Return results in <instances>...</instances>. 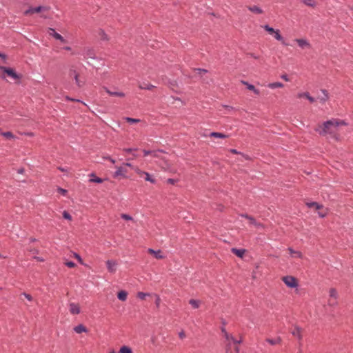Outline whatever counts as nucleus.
I'll use <instances>...</instances> for the list:
<instances>
[{
    "mask_svg": "<svg viewBox=\"0 0 353 353\" xmlns=\"http://www.w3.org/2000/svg\"><path fill=\"white\" fill-rule=\"evenodd\" d=\"M125 119L126 120V121L130 123H137L140 121V120L138 119H134L131 117H126Z\"/></svg>",
    "mask_w": 353,
    "mask_h": 353,
    "instance_id": "obj_40",
    "label": "nucleus"
},
{
    "mask_svg": "<svg viewBox=\"0 0 353 353\" xmlns=\"http://www.w3.org/2000/svg\"><path fill=\"white\" fill-rule=\"evenodd\" d=\"M103 89L105 90V92L110 96H112V97H124L125 96V93L123 92L112 90L108 89L106 87H103Z\"/></svg>",
    "mask_w": 353,
    "mask_h": 353,
    "instance_id": "obj_10",
    "label": "nucleus"
},
{
    "mask_svg": "<svg viewBox=\"0 0 353 353\" xmlns=\"http://www.w3.org/2000/svg\"><path fill=\"white\" fill-rule=\"evenodd\" d=\"M58 169H59L60 171H61V172H66V171H67V170H66V169H65V168H62V167H59V168H58Z\"/></svg>",
    "mask_w": 353,
    "mask_h": 353,
    "instance_id": "obj_57",
    "label": "nucleus"
},
{
    "mask_svg": "<svg viewBox=\"0 0 353 353\" xmlns=\"http://www.w3.org/2000/svg\"><path fill=\"white\" fill-rule=\"evenodd\" d=\"M107 268L109 272L114 273L117 270V263L115 261L108 260L106 262Z\"/></svg>",
    "mask_w": 353,
    "mask_h": 353,
    "instance_id": "obj_11",
    "label": "nucleus"
},
{
    "mask_svg": "<svg viewBox=\"0 0 353 353\" xmlns=\"http://www.w3.org/2000/svg\"><path fill=\"white\" fill-rule=\"evenodd\" d=\"M70 73H74V80H75V82L77 83V85L79 86V87H81V85L80 83V81L79 80V74L77 73V72L74 70V69H70Z\"/></svg>",
    "mask_w": 353,
    "mask_h": 353,
    "instance_id": "obj_32",
    "label": "nucleus"
},
{
    "mask_svg": "<svg viewBox=\"0 0 353 353\" xmlns=\"http://www.w3.org/2000/svg\"><path fill=\"white\" fill-rule=\"evenodd\" d=\"M156 152L154 151H152V150H143V154L145 157L150 154H153V153H155Z\"/></svg>",
    "mask_w": 353,
    "mask_h": 353,
    "instance_id": "obj_47",
    "label": "nucleus"
},
{
    "mask_svg": "<svg viewBox=\"0 0 353 353\" xmlns=\"http://www.w3.org/2000/svg\"><path fill=\"white\" fill-rule=\"evenodd\" d=\"M150 296V294L148 293H144V292H139L137 293V297L140 299H145V297Z\"/></svg>",
    "mask_w": 353,
    "mask_h": 353,
    "instance_id": "obj_37",
    "label": "nucleus"
},
{
    "mask_svg": "<svg viewBox=\"0 0 353 353\" xmlns=\"http://www.w3.org/2000/svg\"><path fill=\"white\" fill-rule=\"evenodd\" d=\"M74 256L79 261V263H81V264H83V260L81 259V257L77 253H74Z\"/></svg>",
    "mask_w": 353,
    "mask_h": 353,
    "instance_id": "obj_46",
    "label": "nucleus"
},
{
    "mask_svg": "<svg viewBox=\"0 0 353 353\" xmlns=\"http://www.w3.org/2000/svg\"><path fill=\"white\" fill-rule=\"evenodd\" d=\"M125 165L128 166V167H131L132 166V164L130 163H125Z\"/></svg>",
    "mask_w": 353,
    "mask_h": 353,
    "instance_id": "obj_60",
    "label": "nucleus"
},
{
    "mask_svg": "<svg viewBox=\"0 0 353 353\" xmlns=\"http://www.w3.org/2000/svg\"><path fill=\"white\" fill-rule=\"evenodd\" d=\"M105 159H108L112 163H115V160L110 157H104Z\"/></svg>",
    "mask_w": 353,
    "mask_h": 353,
    "instance_id": "obj_51",
    "label": "nucleus"
},
{
    "mask_svg": "<svg viewBox=\"0 0 353 353\" xmlns=\"http://www.w3.org/2000/svg\"><path fill=\"white\" fill-rule=\"evenodd\" d=\"M65 265H67L68 268H72L75 267V263L72 261H67L65 263Z\"/></svg>",
    "mask_w": 353,
    "mask_h": 353,
    "instance_id": "obj_43",
    "label": "nucleus"
},
{
    "mask_svg": "<svg viewBox=\"0 0 353 353\" xmlns=\"http://www.w3.org/2000/svg\"><path fill=\"white\" fill-rule=\"evenodd\" d=\"M231 252L239 258H243L246 250L245 249L232 248Z\"/></svg>",
    "mask_w": 353,
    "mask_h": 353,
    "instance_id": "obj_17",
    "label": "nucleus"
},
{
    "mask_svg": "<svg viewBox=\"0 0 353 353\" xmlns=\"http://www.w3.org/2000/svg\"><path fill=\"white\" fill-rule=\"evenodd\" d=\"M69 310L72 314H78L81 312L79 305L75 303L69 304Z\"/></svg>",
    "mask_w": 353,
    "mask_h": 353,
    "instance_id": "obj_12",
    "label": "nucleus"
},
{
    "mask_svg": "<svg viewBox=\"0 0 353 353\" xmlns=\"http://www.w3.org/2000/svg\"><path fill=\"white\" fill-rule=\"evenodd\" d=\"M263 28H264V30H265L270 34H273V33L275 31V30L273 28L269 26L268 25H265V26H263Z\"/></svg>",
    "mask_w": 353,
    "mask_h": 353,
    "instance_id": "obj_36",
    "label": "nucleus"
},
{
    "mask_svg": "<svg viewBox=\"0 0 353 353\" xmlns=\"http://www.w3.org/2000/svg\"><path fill=\"white\" fill-rule=\"evenodd\" d=\"M63 216L64 219H68V220H71V219H72L71 215L67 211H63Z\"/></svg>",
    "mask_w": 353,
    "mask_h": 353,
    "instance_id": "obj_41",
    "label": "nucleus"
},
{
    "mask_svg": "<svg viewBox=\"0 0 353 353\" xmlns=\"http://www.w3.org/2000/svg\"><path fill=\"white\" fill-rule=\"evenodd\" d=\"M67 99L69 100V101H76L75 99H71V98H70L68 97H67Z\"/></svg>",
    "mask_w": 353,
    "mask_h": 353,
    "instance_id": "obj_63",
    "label": "nucleus"
},
{
    "mask_svg": "<svg viewBox=\"0 0 353 353\" xmlns=\"http://www.w3.org/2000/svg\"><path fill=\"white\" fill-rule=\"evenodd\" d=\"M148 252L152 255L154 256V258L157 259H162L165 257V256L163 254L161 250H154L153 249L149 248L148 250Z\"/></svg>",
    "mask_w": 353,
    "mask_h": 353,
    "instance_id": "obj_14",
    "label": "nucleus"
},
{
    "mask_svg": "<svg viewBox=\"0 0 353 353\" xmlns=\"http://www.w3.org/2000/svg\"><path fill=\"white\" fill-rule=\"evenodd\" d=\"M127 170L123 167H117V170L113 174L114 178H118L119 176H122L123 178L126 177Z\"/></svg>",
    "mask_w": 353,
    "mask_h": 353,
    "instance_id": "obj_9",
    "label": "nucleus"
},
{
    "mask_svg": "<svg viewBox=\"0 0 353 353\" xmlns=\"http://www.w3.org/2000/svg\"><path fill=\"white\" fill-rule=\"evenodd\" d=\"M121 218L125 219V221H132V217L128 214H121Z\"/></svg>",
    "mask_w": 353,
    "mask_h": 353,
    "instance_id": "obj_42",
    "label": "nucleus"
},
{
    "mask_svg": "<svg viewBox=\"0 0 353 353\" xmlns=\"http://www.w3.org/2000/svg\"><path fill=\"white\" fill-rule=\"evenodd\" d=\"M338 292L336 289L331 288L329 290V299L327 304L330 307H334L338 304Z\"/></svg>",
    "mask_w": 353,
    "mask_h": 353,
    "instance_id": "obj_4",
    "label": "nucleus"
},
{
    "mask_svg": "<svg viewBox=\"0 0 353 353\" xmlns=\"http://www.w3.org/2000/svg\"><path fill=\"white\" fill-rule=\"evenodd\" d=\"M273 35H274V37L275 38V39H276L277 41H281V43L283 46H287L289 45L288 43H286L285 41V40L283 39V37L281 35L280 31L279 30H276L274 31V32L273 33Z\"/></svg>",
    "mask_w": 353,
    "mask_h": 353,
    "instance_id": "obj_15",
    "label": "nucleus"
},
{
    "mask_svg": "<svg viewBox=\"0 0 353 353\" xmlns=\"http://www.w3.org/2000/svg\"><path fill=\"white\" fill-rule=\"evenodd\" d=\"M245 217H246L247 219H250V221H254V219L253 218H252V217H248V216H245Z\"/></svg>",
    "mask_w": 353,
    "mask_h": 353,
    "instance_id": "obj_61",
    "label": "nucleus"
},
{
    "mask_svg": "<svg viewBox=\"0 0 353 353\" xmlns=\"http://www.w3.org/2000/svg\"><path fill=\"white\" fill-rule=\"evenodd\" d=\"M294 41L301 49L310 48L311 45L305 39H296Z\"/></svg>",
    "mask_w": 353,
    "mask_h": 353,
    "instance_id": "obj_8",
    "label": "nucleus"
},
{
    "mask_svg": "<svg viewBox=\"0 0 353 353\" xmlns=\"http://www.w3.org/2000/svg\"><path fill=\"white\" fill-rule=\"evenodd\" d=\"M0 134L2 135L7 139H15L14 135L11 132H3L0 128Z\"/></svg>",
    "mask_w": 353,
    "mask_h": 353,
    "instance_id": "obj_27",
    "label": "nucleus"
},
{
    "mask_svg": "<svg viewBox=\"0 0 353 353\" xmlns=\"http://www.w3.org/2000/svg\"><path fill=\"white\" fill-rule=\"evenodd\" d=\"M160 303H161V299H160L159 296V295H156L155 303H156V305H157V307H159Z\"/></svg>",
    "mask_w": 353,
    "mask_h": 353,
    "instance_id": "obj_45",
    "label": "nucleus"
},
{
    "mask_svg": "<svg viewBox=\"0 0 353 353\" xmlns=\"http://www.w3.org/2000/svg\"><path fill=\"white\" fill-rule=\"evenodd\" d=\"M6 55L0 52V65L6 63Z\"/></svg>",
    "mask_w": 353,
    "mask_h": 353,
    "instance_id": "obj_39",
    "label": "nucleus"
},
{
    "mask_svg": "<svg viewBox=\"0 0 353 353\" xmlns=\"http://www.w3.org/2000/svg\"><path fill=\"white\" fill-rule=\"evenodd\" d=\"M281 79H283V80H285L286 81H289V78H288V76L287 74L281 75Z\"/></svg>",
    "mask_w": 353,
    "mask_h": 353,
    "instance_id": "obj_52",
    "label": "nucleus"
},
{
    "mask_svg": "<svg viewBox=\"0 0 353 353\" xmlns=\"http://www.w3.org/2000/svg\"><path fill=\"white\" fill-rule=\"evenodd\" d=\"M50 10L49 6H39L37 7H30L27 10H26L23 12V14L25 16L30 15L34 13H38L43 11H48Z\"/></svg>",
    "mask_w": 353,
    "mask_h": 353,
    "instance_id": "obj_5",
    "label": "nucleus"
},
{
    "mask_svg": "<svg viewBox=\"0 0 353 353\" xmlns=\"http://www.w3.org/2000/svg\"><path fill=\"white\" fill-rule=\"evenodd\" d=\"M87 56L90 58H94V54L92 51V50H87Z\"/></svg>",
    "mask_w": 353,
    "mask_h": 353,
    "instance_id": "obj_44",
    "label": "nucleus"
},
{
    "mask_svg": "<svg viewBox=\"0 0 353 353\" xmlns=\"http://www.w3.org/2000/svg\"><path fill=\"white\" fill-rule=\"evenodd\" d=\"M241 83L243 84V85H245L247 86V88L251 91H252L254 94H259V90L256 89V88L254 87V85H253L252 84H250L249 83H248L247 81H241Z\"/></svg>",
    "mask_w": 353,
    "mask_h": 353,
    "instance_id": "obj_22",
    "label": "nucleus"
},
{
    "mask_svg": "<svg viewBox=\"0 0 353 353\" xmlns=\"http://www.w3.org/2000/svg\"><path fill=\"white\" fill-rule=\"evenodd\" d=\"M99 36L101 37V39L103 41L108 40V36L105 34V32L103 30H99Z\"/></svg>",
    "mask_w": 353,
    "mask_h": 353,
    "instance_id": "obj_38",
    "label": "nucleus"
},
{
    "mask_svg": "<svg viewBox=\"0 0 353 353\" xmlns=\"http://www.w3.org/2000/svg\"><path fill=\"white\" fill-rule=\"evenodd\" d=\"M252 277H253V279L256 278V273H255V272H253Z\"/></svg>",
    "mask_w": 353,
    "mask_h": 353,
    "instance_id": "obj_64",
    "label": "nucleus"
},
{
    "mask_svg": "<svg viewBox=\"0 0 353 353\" xmlns=\"http://www.w3.org/2000/svg\"><path fill=\"white\" fill-rule=\"evenodd\" d=\"M343 121H337L335 119L329 120L323 123L319 128H316V132H319L320 135H325L327 134H332L336 132L337 128L341 125H345Z\"/></svg>",
    "mask_w": 353,
    "mask_h": 353,
    "instance_id": "obj_1",
    "label": "nucleus"
},
{
    "mask_svg": "<svg viewBox=\"0 0 353 353\" xmlns=\"http://www.w3.org/2000/svg\"><path fill=\"white\" fill-rule=\"evenodd\" d=\"M306 205L310 209H314L315 212H317L320 218H324L326 215V210L324 209L322 205H320L317 202H307Z\"/></svg>",
    "mask_w": 353,
    "mask_h": 353,
    "instance_id": "obj_2",
    "label": "nucleus"
},
{
    "mask_svg": "<svg viewBox=\"0 0 353 353\" xmlns=\"http://www.w3.org/2000/svg\"><path fill=\"white\" fill-rule=\"evenodd\" d=\"M137 173H138L140 175H144L145 176V180L146 181H149V182H150L152 183H156V180L154 178H152L148 172H145V171H142L141 170H137Z\"/></svg>",
    "mask_w": 353,
    "mask_h": 353,
    "instance_id": "obj_13",
    "label": "nucleus"
},
{
    "mask_svg": "<svg viewBox=\"0 0 353 353\" xmlns=\"http://www.w3.org/2000/svg\"><path fill=\"white\" fill-rule=\"evenodd\" d=\"M210 137H215V138H220V139H225V138L228 137V135L221 133V132H212L210 134Z\"/></svg>",
    "mask_w": 353,
    "mask_h": 353,
    "instance_id": "obj_29",
    "label": "nucleus"
},
{
    "mask_svg": "<svg viewBox=\"0 0 353 353\" xmlns=\"http://www.w3.org/2000/svg\"><path fill=\"white\" fill-rule=\"evenodd\" d=\"M155 86L150 83H143L139 84V88L141 90H150L153 89Z\"/></svg>",
    "mask_w": 353,
    "mask_h": 353,
    "instance_id": "obj_26",
    "label": "nucleus"
},
{
    "mask_svg": "<svg viewBox=\"0 0 353 353\" xmlns=\"http://www.w3.org/2000/svg\"><path fill=\"white\" fill-rule=\"evenodd\" d=\"M63 49L65 50H68V51L71 50V48L70 46H65V47L63 48Z\"/></svg>",
    "mask_w": 353,
    "mask_h": 353,
    "instance_id": "obj_59",
    "label": "nucleus"
},
{
    "mask_svg": "<svg viewBox=\"0 0 353 353\" xmlns=\"http://www.w3.org/2000/svg\"><path fill=\"white\" fill-rule=\"evenodd\" d=\"M196 70H197V71H199V73H201V72L206 73V72H208L206 70H205V69H201V68H197V69H196Z\"/></svg>",
    "mask_w": 353,
    "mask_h": 353,
    "instance_id": "obj_53",
    "label": "nucleus"
},
{
    "mask_svg": "<svg viewBox=\"0 0 353 353\" xmlns=\"http://www.w3.org/2000/svg\"><path fill=\"white\" fill-rule=\"evenodd\" d=\"M58 192L62 194H65L67 192V191L65 189H63L61 188H58Z\"/></svg>",
    "mask_w": 353,
    "mask_h": 353,
    "instance_id": "obj_50",
    "label": "nucleus"
},
{
    "mask_svg": "<svg viewBox=\"0 0 353 353\" xmlns=\"http://www.w3.org/2000/svg\"><path fill=\"white\" fill-rule=\"evenodd\" d=\"M90 181L92 183H101L103 181L101 178L97 177L94 173H91L90 175Z\"/></svg>",
    "mask_w": 353,
    "mask_h": 353,
    "instance_id": "obj_24",
    "label": "nucleus"
},
{
    "mask_svg": "<svg viewBox=\"0 0 353 353\" xmlns=\"http://www.w3.org/2000/svg\"><path fill=\"white\" fill-rule=\"evenodd\" d=\"M17 172L19 174H23L24 172V169L23 168H20L17 170Z\"/></svg>",
    "mask_w": 353,
    "mask_h": 353,
    "instance_id": "obj_56",
    "label": "nucleus"
},
{
    "mask_svg": "<svg viewBox=\"0 0 353 353\" xmlns=\"http://www.w3.org/2000/svg\"><path fill=\"white\" fill-rule=\"evenodd\" d=\"M302 3L310 7H314L316 2L313 0H300Z\"/></svg>",
    "mask_w": 353,
    "mask_h": 353,
    "instance_id": "obj_33",
    "label": "nucleus"
},
{
    "mask_svg": "<svg viewBox=\"0 0 353 353\" xmlns=\"http://www.w3.org/2000/svg\"><path fill=\"white\" fill-rule=\"evenodd\" d=\"M250 56L255 59H259V57L255 55L254 54H250Z\"/></svg>",
    "mask_w": 353,
    "mask_h": 353,
    "instance_id": "obj_58",
    "label": "nucleus"
},
{
    "mask_svg": "<svg viewBox=\"0 0 353 353\" xmlns=\"http://www.w3.org/2000/svg\"><path fill=\"white\" fill-rule=\"evenodd\" d=\"M322 95L319 96L318 97V99L320 101L321 103H324L325 101H327L329 99V94L326 90L323 89L321 90Z\"/></svg>",
    "mask_w": 353,
    "mask_h": 353,
    "instance_id": "obj_16",
    "label": "nucleus"
},
{
    "mask_svg": "<svg viewBox=\"0 0 353 353\" xmlns=\"http://www.w3.org/2000/svg\"><path fill=\"white\" fill-rule=\"evenodd\" d=\"M74 331L77 334H81L82 332H88V329L83 325L79 324L74 327Z\"/></svg>",
    "mask_w": 353,
    "mask_h": 353,
    "instance_id": "obj_23",
    "label": "nucleus"
},
{
    "mask_svg": "<svg viewBox=\"0 0 353 353\" xmlns=\"http://www.w3.org/2000/svg\"><path fill=\"white\" fill-rule=\"evenodd\" d=\"M23 295L30 301H32V297L30 294L23 293Z\"/></svg>",
    "mask_w": 353,
    "mask_h": 353,
    "instance_id": "obj_49",
    "label": "nucleus"
},
{
    "mask_svg": "<svg viewBox=\"0 0 353 353\" xmlns=\"http://www.w3.org/2000/svg\"><path fill=\"white\" fill-rule=\"evenodd\" d=\"M222 332H224V336H225V337L226 340H227L229 343H230V341H232L235 345H236V344H238V343H240V341H239L236 340L235 339H234V337H233L232 335H230V334H229L228 333H227V332H225V329H223H223H222Z\"/></svg>",
    "mask_w": 353,
    "mask_h": 353,
    "instance_id": "obj_20",
    "label": "nucleus"
},
{
    "mask_svg": "<svg viewBox=\"0 0 353 353\" xmlns=\"http://www.w3.org/2000/svg\"><path fill=\"white\" fill-rule=\"evenodd\" d=\"M119 353H132V349L128 346H122L120 348Z\"/></svg>",
    "mask_w": 353,
    "mask_h": 353,
    "instance_id": "obj_34",
    "label": "nucleus"
},
{
    "mask_svg": "<svg viewBox=\"0 0 353 353\" xmlns=\"http://www.w3.org/2000/svg\"><path fill=\"white\" fill-rule=\"evenodd\" d=\"M0 69L3 72L4 74L1 76L3 79H5V74L10 77L14 80H18L21 79V76L18 74L14 69L11 68H7L5 66L0 65Z\"/></svg>",
    "mask_w": 353,
    "mask_h": 353,
    "instance_id": "obj_3",
    "label": "nucleus"
},
{
    "mask_svg": "<svg viewBox=\"0 0 353 353\" xmlns=\"http://www.w3.org/2000/svg\"><path fill=\"white\" fill-rule=\"evenodd\" d=\"M168 182L171 184H174L175 183V180L173 179H168Z\"/></svg>",
    "mask_w": 353,
    "mask_h": 353,
    "instance_id": "obj_54",
    "label": "nucleus"
},
{
    "mask_svg": "<svg viewBox=\"0 0 353 353\" xmlns=\"http://www.w3.org/2000/svg\"><path fill=\"white\" fill-rule=\"evenodd\" d=\"M225 108H228L229 110H232L233 108L231 106L225 105Z\"/></svg>",
    "mask_w": 353,
    "mask_h": 353,
    "instance_id": "obj_62",
    "label": "nucleus"
},
{
    "mask_svg": "<svg viewBox=\"0 0 353 353\" xmlns=\"http://www.w3.org/2000/svg\"><path fill=\"white\" fill-rule=\"evenodd\" d=\"M283 283L290 288H295L298 286L297 279L292 276H285L281 278Z\"/></svg>",
    "mask_w": 353,
    "mask_h": 353,
    "instance_id": "obj_6",
    "label": "nucleus"
},
{
    "mask_svg": "<svg viewBox=\"0 0 353 353\" xmlns=\"http://www.w3.org/2000/svg\"><path fill=\"white\" fill-rule=\"evenodd\" d=\"M288 251L290 252V256L292 258H299L301 259L303 257V254L301 252L297 250H294L292 248H289Z\"/></svg>",
    "mask_w": 353,
    "mask_h": 353,
    "instance_id": "obj_21",
    "label": "nucleus"
},
{
    "mask_svg": "<svg viewBox=\"0 0 353 353\" xmlns=\"http://www.w3.org/2000/svg\"><path fill=\"white\" fill-rule=\"evenodd\" d=\"M48 34L55 39L60 41L61 43H66V40L59 33H57L55 30L52 28H48L47 30Z\"/></svg>",
    "mask_w": 353,
    "mask_h": 353,
    "instance_id": "obj_7",
    "label": "nucleus"
},
{
    "mask_svg": "<svg viewBox=\"0 0 353 353\" xmlns=\"http://www.w3.org/2000/svg\"><path fill=\"white\" fill-rule=\"evenodd\" d=\"M248 9L250 12L257 14H261L263 12V10L260 7H259L258 6H255V5L248 6Z\"/></svg>",
    "mask_w": 353,
    "mask_h": 353,
    "instance_id": "obj_18",
    "label": "nucleus"
},
{
    "mask_svg": "<svg viewBox=\"0 0 353 353\" xmlns=\"http://www.w3.org/2000/svg\"><path fill=\"white\" fill-rule=\"evenodd\" d=\"M137 150V148H125L123 151L127 153H131L132 151H136Z\"/></svg>",
    "mask_w": 353,
    "mask_h": 353,
    "instance_id": "obj_48",
    "label": "nucleus"
},
{
    "mask_svg": "<svg viewBox=\"0 0 353 353\" xmlns=\"http://www.w3.org/2000/svg\"><path fill=\"white\" fill-rule=\"evenodd\" d=\"M268 87L271 89H276L278 88L283 87V84L281 82H274V83H269Z\"/></svg>",
    "mask_w": 353,
    "mask_h": 353,
    "instance_id": "obj_31",
    "label": "nucleus"
},
{
    "mask_svg": "<svg viewBox=\"0 0 353 353\" xmlns=\"http://www.w3.org/2000/svg\"><path fill=\"white\" fill-rule=\"evenodd\" d=\"M201 301L196 299H190L189 301V303L192 305V307L194 309L199 308L201 305Z\"/></svg>",
    "mask_w": 353,
    "mask_h": 353,
    "instance_id": "obj_30",
    "label": "nucleus"
},
{
    "mask_svg": "<svg viewBox=\"0 0 353 353\" xmlns=\"http://www.w3.org/2000/svg\"><path fill=\"white\" fill-rule=\"evenodd\" d=\"M230 152L233 153V154H239V152H238L236 149H230Z\"/></svg>",
    "mask_w": 353,
    "mask_h": 353,
    "instance_id": "obj_55",
    "label": "nucleus"
},
{
    "mask_svg": "<svg viewBox=\"0 0 353 353\" xmlns=\"http://www.w3.org/2000/svg\"><path fill=\"white\" fill-rule=\"evenodd\" d=\"M293 336L301 340L302 339L301 329L299 327L295 326L292 330Z\"/></svg>",
    "mask_w": 353,
    "mask_h": 353,
    "instance_id": "obj_19",
    "label": "nucleus"
},
{
    "mask_svg": "<svg viewBox=\"0 0 353 353\" xmlns=\"http://www.w3.org/2000/svg\"><path fill=\"white\" fill-rule=\"evenodd\" d=\"M298 97L299 98L305 97V99H307L309 100V101L311 103H313L315 101L314 98L311 97L310 94H309V92H307L299 93Z\"/></svg>",
    "mask_w": 353,
    "mask_h": 353,
    "instance_id": "obj_25",
    "label": "nucleus"
},
{
    "mask_svg": "<svg viewBox=\"0 0 353 353\" xmlns=\"http://www.w3.org/2000/svg\"><path fill=\"white\" fill-rule=\"evenodd\" d=\"M117 297L120 301H125L128 297V292L125 290H121L118 292Z\"/></svg>",
    "mask_w": 353,
    "mask_h": 353,
    "instance_id": "obj_28",
    "label": "nucleus"
},
{
    "mask_svg": "<svg viewBox=\"0 0 353 353\" xmlns=\"http://www.w3.org/2000/svg\"><path fill=\"white\" fill-rule=\"evenodd\" d=\"M267 342L269 343L271 345H276V344H279L281 342V339L280 338H276L275 339H267Z\"/></svg>",
    "mask_w": 353,
    "mask_h": 353,
    "instance_id": "obj_35",
    "label": "nucleus"
}]
</instances>
